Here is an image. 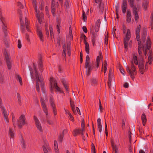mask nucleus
<instances>
[{"instance_id": "f257e3e1", "label": "nucleus", "mask_w": 153, "mask_h": 153, "mask_svg": "<svg viewBox=\"0 0 153 153\" xmlns=\"http://www.w3.org/2000/svg\"><path fill=\"white\" fill-rule=\"evenodd\" d=\"M102 53L100 52L99 55L97 57L96 61L94 62L92 61L90 63V58L88 55H87L86 57L85 62V68L87 69L86 71V75L89 76L92 70L97 71L99 68L100 63V59L102 58Z\"/></svg>"}, {"instance_id": "f03ea898", "label": "nucleus", "mask_w": 153, "mask_h": 153, "mask_svg": "<svg viewBox=\"0 0 153 153\" xmlns=\"http://www.w3.org/2000/svg\"><path fill=\"white\" fill-rule=\"evenodd\" d=\"M130 62L131 68H129V67L127 66L126 67V70L129 74L132 79L133 80L134 78V75L137 74L136 69L134 63L136 65H137L138 64L137 56L135 55H133L132 59L130 60Z\"/></svg>"}, {"instance_id": "7ed1b4c3", "label": "nucleus", "mask_w": 153, "mask_h": 153, "mask_svg": "<svg viewBox=\"0 0 153 153\" xmlns=\"http://www.w3.org/2000/svg\"><path fill=\"white\" fill-rule=\"evenodd\" d=\"M33 69L35 71L34 75H35L36 79V90H37L38 92H40V88L39 86V82H41V88L42 90H43L44 87V84L42 82L43 78L41 77H39L37 69L35 64L34 63H33Z\"/></svg>"}, {"instance_id": "20e7f679", "label": "nucleus", "mask_w": 153, "mask_h": 153, "mask_svg": "<svg viewBox=\"0 0 153 153\" xmlns=\"http://www.w3.org/2000/svg\"><path fill=\"white\" fill-rule=\"evenodd\" d=\"M18 12L20 16L19 18L21 22V29L22 31H24L25 30V25L26 26V28L27 31L29 32L30 31L28 25L29 23L28 22L27 19L26 17L25 18V23L22 20V11L20 9H18Z\"/></svg>"}, {"instance_id": "39448f33", "label": "nucleus", "mask_w": 153, "mask_h": 153, "mask_svg": "<svg viewBox=\"0 0 153 153\" xmlns=\"http://www.w3.org/2000/svg\"><path fill=\"white\" fill-rule=\"evenodd\" d=\"M40 100L42 107L43 108V110L44 112L46 114V115H47L46 117V121L49 125H52L53 124V121L49 120V117L48 116V110L46 105L45 103V100L42 97L40 98Z\"/></svg>"}, {"instance_id": "423d86ee", "label": "nucleus", "mask_w": 153, "mask_h": 153, "mask_svg": "<svg viewBox=\"0 0 153 153\" xmlns=\"http://www.w3.org/2000/svg\"><path fill=\"white\" fill-rule=\"evenodd\" d=\"M130 7L133 8L132 13L134 16V19L136 22H137L138 20L139 16L137 13V10L136 6L134 5V0H128Z\"/></svg>"}, {"instance_id": "0eeeda50", "label": "nucleus", "mask_w": 153, "mask_h": 153, "mask_svg": "<svg viewBox=\"0 0 153 153\" xmlns=\"http://www.w3.org/2000/svg\"><path fill=\"white\" fill-rule=\"evenodd\" d=\"M141 26L140 25H139L138 27H137L136 30V38L137 40L138 41V53L140 55L142 53L140 51V49L142 47V44H141V41L140 40V29Z\"/></svg>"}, {"instance_id": "6e6552de", "label": "nucleus", "mask_w": 153, "mask_h": 153, "mask_svg": "<svg viewBox=\"0 0 153 153\" xmlns=\"http://www.w3.org/2000/svg\"><path fill=\"white\" fill-rule=\"evenodd\" d=\"M27 122L24 114H22L17 121V124L19 128H22L24 125H27Z\"/></svg>"}, {"instance_id": "1a4fd4ad", "label": "nucleus", "mask_w": 153, "mask_h": 153, "mask_svg": "<svg viewBox=\"0 0 153 153\" xmlns=\"http://www.w3.org/2000/svg\"><path fill=\"white\" fill-rule=\"evenodd\" d=\"M131 37L130 30L128 29L127 30L126 36L124 39V48L125 50L127 51L128 48V42Z\"/></svg>"}, {"instance_id": "9d476101", "label": "nucleus", "mask_w": 153, "mask_h": 153, "mask_svg": "<svg viewBox=\"0 0 153 153\" xmlns=\"http://www.w3.org/2000/svg\"><path fill=\"white\" fill-rule=\"evenodd\" d=\"M2 100L1 98L0 97V108L1 107V111L2 112V114L4 117V119L5 121L7 123H8L9 122V120L8 119V114L7 112L6 109L4 107H2Z\"/></svg>"}, {"instance_id": "9b49d317", "label": "nucleus", "mask_w": 153, "mask_h": 153, "mask_svg": "<svg viewBox=\"0 0 153 153\" xmlns=\"http://www.w3.org/2000/svg\"><path fill=\"white\" fill-rule=\"evenodd\" d=\"M151 45V42L150 39L149 38L147 37V40L146 42V46H144L143 45H142V47H143V48H144L145 50L144 51V55L145 56H146L147 54V50H149L150 49ZM140 51H141V49H140Z\"/></svg>"}, {"instance_id": "f8f14e48", "label": "nucleus", "mask_w": 153, "mask_h": 153, "mask_svg": "<svg viewBox=\"0 0 153 153\" xmlns=\"http://www.w3.org/2000/svg\"><path fill=\"white\" fill-rule=\"evenodd\" d=\"M50 104L53 109V113L55 116L56 115L57 113L56 111V108L55 106L54 100L53 96L52 95H50Z\"/></svg>"}, {"instance_id": "ddd939ff", "label": "nucleus", "mask_w": 153, "mask_h": 153, "mask_svg": "<svg viewBox=\"0 0 153 153\" xmlns=\"http://www.w3.org/2000/svg\"><path fill=\"white\" fill-rule=\"evenodd\" d=\"M90 33L92 34V44L94 46H96V43L97 40V33L94 32L92 28L91 29Z\"/></svg>"}, {"instance_id": "4468645a", "label": "nucleus", "mask_w": 153, "mask_h": 153, "mask_svg": "<svg viewBox=\"0 0 153 153\" xmlns=\"http://www.w3.org/2000/svg\"><path fill=\"white\" fill-rule=\"evenodd\" d=\"M33 119L35 122V125L37 129L40 132H42L43 131L42 128L38 119L37 117L35 116H34Z\"/></svg>"}, {"instance_id": "2eb2a0df", "label": "nucleus", "mask_w": 153, "mask_h": 153, "mask_svg": "<svg viewBox=\"0 0 153 153\" xmlns=\"http://www.w3.org/2000/svg\"><path fill=\"white\" fill-rule=\"evenodd\" d=\"M51 83L50 90L51 93H53V88L57 85L56 82L53 78H51L50 80Z\"/></svg>"}, {"instance_id": "dca6fc26", "label": "nucleus", "mask_w": 153, "mask_h": 153, "mask_svg": "<svg viewBox=\"0 0 153 153\" xmlns=\"http://www.w3.org/2000/svg\"><path fill=\"white\" fill-rule=\"evenodd\" d=\"M38 68L41 73L43 71V68L42 61V57L41 56L39 57V60L38 61Z\"/></svg>"}, {"instance_id": "f3484780", "label": "nucleus", "mask_w": 153, "mask_h": 153, "mask_svg": "<svg viewBox=\"0 0 153 153\" xmlns=\"http://www.w3.org/2000/svg\"><path fill=\"white\" fill-rule=\"evenodd\" d=\"M127 1L126 0H123L122 3V12L125 13L127 9Z\"/></svg>"}, {"instance_id": "a211bd4d", "label": "nucleus", "mask_w": 153, "mask_h": 153, "mask_svg": "<svg viewBox=\"0 0 153 153\" xmlns=\"http://www.w3.org/2000/svg\"><path fill=\"white\" fill-rule=\"evenodd\" d=\"M147 35V31L146 28H144L143 29L142 31V39L143 41V42L144 43L145 42L146 38V36Z\"/></svg>"}, {"instance_id": "6ab92c4d", "label": "nucleus", "mask_w": 153, "mask_h": 153, "mask_svg": "<svg viewBox=\"0 0 153 153\" xmlns=\"http://www.w3.org/2000/svg\"><path fill=\"white\" fill-rule=\"evenodd\" d=\"M37 34L40 40L43 42L44 41V38L43 34L41 30L38 28H37Z\"/></svg>"}, {"instance_id": "aec40b11", "label": "nucleus", "mask_w": 153, "mask_h": 153, "mask_svg": "<svg viewBox=\"0 0 153 153\" xmlns=\"http://www.w3.org/2000/svg\"><path fill=\"white\" fill-rule=\"evenodd\" d=\"M83 131H82L80 129H76L74 130L73 131V134L74 136H76L78 134H81L82 136H83Z\"/></svg>"}, {"instance_id": "412c9836", "label": "nucleus", "mask_w": 153, "mask_h": 153, "mask_svg": "<svg viewBox=\"0 0 153 153\" xmlns=\"http://www.w3.org/2000/svg\"><path fill=\"white\" fill-rule=\"evenodd\" d=\"M126 18V21L128 23L130 22L131 18V13L130 11L128 10L127 11Z\"/></svg>"}, {"instance_id": "4be33fe9", "label": "nucleus", "mask_w": 153, "mask_h": 153, "mask_svg": "<svg viewBox=\"0 0 153 153\" xmlns=\"http://www.w3.org/2000/svg\"><path fill=\"white\" fill-rule=\"evenodd\" d=\"M67 132V130L66 129H64L62 131V132L60 134L58 138V140L60 142H62V141L64 137V133H66Z\"/></svg>"}, {"instance_id": "5701e85b", "label": "nucleus", "mask_w": 153, "mask_h": 153, "mask_svg": "<svg viewBox=\"0 0 153 153\" xmlns=\"http://www.w3.org/2000/svg\"><path fill=\"white\" fill-rule=\"evenodd\" d=\"M36 16L37 17L39 23L41 24L42 21V18L43 17V14L42 13L39 14L37 13L36 15Z\"/></svg>"}, {"instance_id": "b1692460", "label": "nucleus", "mask_w": 153, "mask_h": 153, "mask_svg": "<svg viewBox=\"0 0 153 153\" xmlns=\"http://www.w3.org/2000/svg\"><path fill=\"white\" fill-rule=\"evenodd\" d=\"M141 119L143 126H145L146 123L147 119L145 113H143L141 116Z\"/></svg>"}, {"instance_id": "393cba45", "label": "nucleus", "mask_w": 153, "mask_h": 153, "mask_svg": "<svg viewBox=\"0 0 153 153\" xmlns=\"http://www.w3.org/2000/svg\"><path fill=\"white\" fill-rule=\"evenodd\" d=\"M85 46V50L86 52V53L88 54L89 53V44L87 42H84Z\"/></svg>"}, {"instance_id": "a878e982", "label": "nucleus", "mask_w": 153, "mask_h": 153, "mask_svg": "<svg viewBox=\"0 0 153 153\" xmlns=\"http://www.w3.org/2000/svg\"><path fill=\"white\" fill-rule=\"evenodd\" d=\"M70 105L71 107V108L72 110L74 112V114L75 113V111H76L75 109V105L74 103V101H72L71 99L70 100Z\"/></svg>"}, {"instance_id": "bb28decb", "label": "nucleus", "mask_w": 153, "mask_h": 153, "mask_svg": "<svg viewBox=\"0 0 153 153\" xmlns=\"http://www.w3.org/2000/svg\"><path fill=\"white\" fill-rule=\"evenodd\" d=\"M152 58L151 55V54H150L148 57V62H146V65L145 67V68H146V66H147L148 63H149V64L150 65L152 64Z\"/></svg>"}, {"instance_id": "cd10ccee", "label": "nucleus", "mask_w": 153, "mask_h": 153, "mask_svg": "<svg viewBox=\"0 0 153 153\" xmlns=\"http://www.w3.org/2000/svg\"><path fill=\"white\" fill-rule=\"evenodd\" d=\"M150 26L151 28V29L152 30L153 29V12L151 13V15Z\"/></svg>"}, {"instance_id": "c85d7f7f", "label": "nucleus", "mask_w": 153, "mask_h": 153, "mask_svg": "<svg viewBox=\"0 0 153 153\" xmlns=\"http://www.w3.org/2000/svg\"><path fill=\"white\" fill-rule=\"evenodd\" d=\"M56 9L55 1H52L51 3V11L54 14Z\"/></svg>"}, {"instance_id": "c756f323", "label": "nucleus", "mask_w": 153, "mask_h": 153, "mask_svg": "<svg viewBox=\"0 0 153 153\" xmlns=\"http://www.w3.org/2000/svg\"><path fill=\"white\" fill-rule=\"evenodd\" d=\"M57 25L56 26V29L57 30V32L58 33H60V27H61V23L59 20H57L56 21Z\"/></svg>"}, {"instance_id": "7c9ffc66", "label": "nucleus", "mask_w": 153, "mask_h": 153, "mask_svg": "<svg viewBox=\"0 0 153 153\" xmlns=\"http://www.w3.org/2000/svg\"><path fill=\"white\" fill-rule=\"evenodd\" d=\"M104 6L103 3H100V4L99 9L100 12H102L104 10Z\"/></svg>"}, {"instance_id": "2f4dec72", "label": "nucleus", "mask_w": 153, "mask_h": 153, "mask_svg": "<svg viewBox=\"0 0 153 153\" xmlns=\"http://www.w3.org/2000/svg\"><path fill=\"white\" fill-rule=\"evenodd\" d=\"M70 4V2L68 0H65L64 4L65 9H67L69 8Z\"/></svg>"}, {"instance_id": "473e14b6", "label": "nucleus", "mask_w": 153, "mask_h": 153, "mask_svg": "<svg viewBox=\"0 0 153 153\" xmlns=\"http://www.w3.org/2000/svg\"><path fill=\"white\" fill-rule=\"evenodd\" d=\"M111 146L114 151H115V153H118V149L116 146L114 145V143L111 142Z\"/></svg>"}, {"instance_id": "72a5a7b5", "label": "nucleus", "mask_w": 153, "mask_h": 153, "mask_svg": "<svg viewBox=\"0 0 153 153\" xmlns=\"http://www.w3.org/2000/svg\"><path fill=\"white\" fill-rule=\"evenodd\" d=\"M21 145L22 148L25 149L26 148L25 143L24 140L22 138L21 141Z\"/></svg>"}, {"instance_id": "f704fd0d", "label": "nucleus", "mask_w": 153, "mask_h": 153, "mask_svg": "<svg viewBox=\"0 0 153 153\" xmlns=\"http://www.w3.org/2000/svg\"><path fill=\"white\" fill-rule=\"evenodd\" d=\"M11 115L13 126L14 127H15L16 126V119L15 118V117L13 113H12Z\"/></svg>"}, {"instance_id": "c9c22d12", "label": "nucleus", "mask_w": 153, "mask_h": 153, "mask_svg": "<svg viewBox=\"0 0 153 153\" xmlns=\"http://www.w3.org/2000/svg\"><path fill=\"white\" fill-rule=\"evenodd\" d=\"M42 148L44 153H49L47 149H48L49 150H50V149L48 148V147L47 145H46V146H42Z\"/></svg>"}, {"instance_id": "e433bc0d", "label": "nucleus", "mask_w": 153, "mask_h": 153, "mask_svg": "<svg viewBox=\"0 0 153 153\" xmlns=\"http://www.w3.org/2000/svg\"><path fill=\"white\" fill-rule=\"evenodd\" d=\"M49 29L50 31V33L51 35V38L52 39V38L53 37V29L52 26L50 25L49 26Z\"/></svg>"}, {"instance_id": "4c0bfd02", "label": "nucleus", "mask_w": 153, "mask_h": 153, "mask_svg": "<svg viewBox=\"0 0 153 153\" xmlns=\"http://www.w3.org/2000/svg\"><path fill=\"white\" fill-rule=\"evenodd\" d=\"M113 70L111 68H110L108 74V78L112 79L113 75Z\"/></svg>"}, {"instance_id": "58836bf2", "label": "nucleus", "mask_w": 153, "mask_h": 153, "mask_svg": "<svg viewBox=\"0 0 153 153\" xmlns=\"http://www.w3.org/2000/svg\"><path fill=\"white\" fill-rule=\"evenodd\" d=\"M9 134L10 136L12 138H13L14 136V133L12 129L10 128L9 130Z\"/></svg>"}, {"instance_id": "ea45409f", "label": "nucleus", "mask_w": 153, "mask_h": 153, "mask_svg": "<svg viewBox=\"0 0 153 153\" xmlns=\"http://www.w3.org/2000/svg\"><path fill=\"white\" fill-rule=\"evenodd\" d=\"M82 19H83L84 22L85 21L87 20V16L85 11L83 10L82 15Z\"/></svg>"}, {"instance_id": "a19ab883", "label": "nucleus", "mask_w": 153, "mask_h": 153, "mask_svg": "<svg viewBox=\"0 0 153 153\" xmlns=\"http://www.w3.org/2000/svg\"><path fill=\"white\" fill-rule=\"evenodd\" d=\"M99 108L100 109V112H102L103 109V108L102 106L100 99L99 100Z\"/></svg>"}, {"instance_id": "79ce46f5", "label": "nucleus", "mask_w": 153, "mask_h": 153, "mask_svg": "<svg viewBox=\"0 0 153 153\" xmlns=\"http://www.w3.org/2000/svg\"><path fill=\"white\" fill-rule=\"evenodd\" d=\"M91 149L92 153H96L95 147L93 143H92L91 145Z\"/></svg>"}, {"instance_id": "37998d69", "label": "nucleus", "mask_w": 153, "mask_h": 153, "mask_svg": "<svg viewBox=\"0 0 153 153\" xmlns=\"http://www.w3.org/2000/svg\"><path fill=\"white\" fill-rule=\"evenodd\" d=\"M7 65L8 69H10L11 68V63L10 61L6 62Z\"/></svg>"}, {"instance_id": "c03bdc74", "label": "nucleus", "mask_w": 153, "mask_h": 153, "mask_svg": "<svg viewBox=\"0 0 153 153\" xmlns=\"http://www.w3.org/2000/svg\"><path fill=\"white\" fill-rule=\"evenodd\" d=\"M16 76L18 80L20 83V85L22 86V82L21 77L19 75H17Z\"/></svg>"}, {"instance_id": "a18cd8bd", "label": "nucleus", "mask_w": 153, "mask_h": 153, "mask_svg": "<svg viewBox=\"0 0 153 153\" xmlns=\"http://www.w3.org/2000/svg\"><path fill=\"white\" fill-rule=\"evenodd\" d=\"M148 2L147 1H145L143 2V7L145 10H146L147 7Z\"/></svg>"}, {"instance_id": "49530a36", "label": "nucleus", "mask_w": 153, "mask_h": 153, "mask_svg": "<svg viewBox=\"0 0 153 153\" xmlns=\"http://www.w3.org/2000/svg\"><path fill=\"white\" fill-rule=\"evenodd\" d=\"M54 88L57 91L59 92L60 93H63V91L57 85Z\"/></svg>"}, {"instance_id": "de8ad7c7", "label": "nucleus", "mask_w": 153, "mask_h": 153, "mask_svg": "<svg viewBox=\"0 0 153 153\" xmlns=\"http://www.w3.org/2000/svg\"><path fill=\"white\" fill-rule=\"evenodd\" d=\"M92 85H94L97 83V80L96 79H92L91 80Z\"/></svg>"}, {"instance_id": "09e8293b", "label": "nucleus", "mask_w": 153, "mask_h": 153, "mask_svg": "<svg viewBox=\"0 0 153 153\" xmlns=\"http://www.w3.org/2000/svg\"><path fill=\"white\" fill-rule=\"evenodd\" d=\"M17 5L20 9H23L24 7V5L20 2H17Z\"/></svg>"}, {"instance_id": "8fccbe9b", "label": "nucleus", "mask_w": 153, "mask_h": 153, "mask_svg": "<svg viewBox=\"0 0 153 153\" xmlns=\"http://www.w3.org/2000/svg\"><path fill=\"white\" fill-rule=\"evenodd\" d=\"M138 66L139 69H144V64L143 62H140Z\"/></svg>"}, {"instance_id": "3c124183", "label": "nucleus", "mask_w": 153, "mask_h": 153, "mask_svg": "<svg viewBox=\"0 0 153 153\" xmlns=\"http://www.w3.org/2000/svg\"><path fill=\"white\" fill-rule=\"evenodd\" d=\"M101 23V20L100 19H98L97 21L96 22L95 24V26H100V24Z\"/></svg>"}, {"instance_id": "603ef678", "label": "nucleus", "mask_w": 153, "mask_h": 153, "mask_svg": "<svg viewBox=\"0 0 153 153\" xmlns=\"http://www.w3.org/2000/svg\"><path fill=\"white\" fill-rule=\"evenodd\" d=\"M67 51L68 54V56H70L71 54V51L69 45H67Z\"/></svg>"}, {"instance_id": "864d4df0", "label": "nucleus", "mask_w": 153, "mask_h": 153, "mask_svg": "<svg viewBox=\"0 0 153 153\" xmlns=\"http://www.w3.org/2000/svg\"><path fill=\"white\" fill-rule=\"evenodd\" d=\"M22 44L20 39H19L18 41V47L20 49L22 48Z\"/></svg>"}, {"instance_id": "5fc2aeb1", "label": "nucleus", "mask_w": 153, "mask_h": 153, "mask_svg": "<svg viewBox=\"0 0 153 153\" xmlns=\"http://www.w3.org/2000/svg\"><path fill=\"white\" fill-rule=\"evenodd\" d=\"M54 149H58V145H57V141L56 140L54 141Z\"/></svg>"}, {"instance_id": "6e6d98bb", "label": "nucleus", "mask_w": 153, "mask_h": 153, "mask_svg": "<svg viewBox=\"0 0 153 153\" xmlns=\"http://www.w3.org/2000/svg\"><path fill=\"white\" fill-rule=\"evenodd\" d=\"M3 26L2 27L3 30V31L4 32L5 34H6L7 33L6 27L3 23Z\"/></svg>"}, {"instance_id": "4d7b16f0", "label": "nucleus", "mask_w": 153, "mask_h": 153, "mask_svg": "<svg viewBox=\"0 0 153 153\" xmlns=\"http://www.w3.org/2000/svg\"><path fill=\"white\" fill-rule=\"evenodd\" d=\"M5 57L6 62L10 61V58L7 54H5Z\"/></svg>"}, {"instance_id": "13d9d810", "label": "nucleus", "mask_w": 153, "mask_h": 153, "mask_svg": "<svg viewBox=\"0 0 153 153\" xmlns=\"http://www.w3.org/2000/svg\"><path fill=\"white\" fill-rule=\"evenodd\" d=\"M112 79L108 78V85L109 88H110L111 86V82L112 81Z\"/></svg>"}, {"instance_id": "bf43d9fd", "label": "nucleus", "mask_w": 153, "mask_h": 153, "mask_svg": "<svg viewBox=\"0 0 153 153\" xmlns=\"http://www.w3.org/2000/svg\"><path fill=\"white\" fill-rule=\"evenodd\" d=\"M105 134L106 136H108V130L107 128V126L106 123H105Z\"/></svg>"}, {"instance_id": "052dcab7", "label": "nucleus", "mask_w": 153, "mask_h": 153, "mask_svg": "<svg viewBox=\"0 0 153 153\" xmlns=\"http://www.w3.org/2000/svg\"><path fill=\"white\" fill-rule=\"evenodd\" d=\"M69 119L72 122L74 121V119L73 116L71 114L69 115Z\"/></svg>"}, {"instance_id": "680f3d73", "label": "nucleus", "mask_w": 153, "mask_h": 153, "mask_svg": "<svg viewBox=\"0 0 153 153\" xmlns=\"http://www.w3.org/2000/svg\"><path fill=\"white\" fill-rule=\"evenodd\" d=\"M100 26H95V31L96 32H98L99 30V28Z\"/></svg>"}, {"instance_id": "e2e57ef3", "label": "nucleus", "mask_w": 153, "mask_h": 153, "mask_svg": "<svg viewBox=\"0 0 153 153\" xmlns=\"http://www.w3.org/2000/svg\"><path fill=\"white\" fill-rule=\"evenodd\" d=\"M82 29L83 31L85 33H87V28L86 26H84L82 27Z\"/></svg>"}, {"instance_id": "0e129e2a", "label": "nucleus", "mask_w": 153, "mask_h": 153, "mask_svg": "<svg viewBox=\"0 0 153 153\" xmlns=\"http://www.w3.org/2000/svg\"><path fill=\"white\" fill-rule=\"evenodd\" d=\"M82 39H84V42H87L86 40V39H87V37L85 35H84V34H82Z\"/></svg>"}, {"instance_id": "69168bd1", "label": "nucleus", "mask_w": 153, "mask_h": 153, "mask_svg": "<svg viewBox=\"0 0 153 153\" xmlns=\"http://www.w3.org/2000/svg\"><path fill=\"white\" fill-rule=\"evenodd\" d=\"M82 131H83L84 130V127H85V124H84V122H82Z\"/></svg>"}, {"instance_id": "338daca9", "label": "nucleus", "mask_w": 153, "mask_h": 153, "mask_svg": "<svg viewBox=\"0 0 153 153\" xmlns=\"http://www.w3.org/2000/svg\"><path fill=\"white\" fill-rule=\"evenodd\" d=\"M66 51L64 50L62 51V56L64 58H65L66 56Z\"/></svg>"}, {"instance_id": "774afa93", "label": "nucleus", "mask_w": 153, "mask_h": 153, "mask_svg": "<svg viewBox=\"0 0 153 153\" xmlns=\"http://www.w3.org/2000/svg\"><path fill=\"white\" fill-rule=\"evenodd\" d=\"M120 71L121 73L123 75H125V71L121 68H120Z\"/></svg>"}]
</instances>
